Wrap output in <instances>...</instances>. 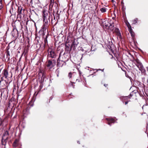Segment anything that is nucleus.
I'll list each match as a JSON object with an SVG mask.
<instances>
[{"label":"nucleus","instance_id":"1","mask_svg":"<svg viewBox=\"0 0 148 148\" xmlns=\"http://www.w3.org/2000/svg\"><path fill=\"white\" fill-rule=\"evenodd\" d=\"M134 63L142 73H145V70L144 69L142 64L140 62L138 59H137L135 60Z\"/></svg>","mask_w":148,"mask_h":148},{"label":"nucleus","instance_id":"2","mask_svg":"<svg viewBox=\"0 0 148 148\" xmlns=\"http://www.w3.org/2000/svg\"><path fill=\"white\" fill-rule=\"evenodd\" d=\"M47 51V56L48 57L52 58H56L57 55L53 49L51 48H49L48 49Z\"/></svg>","mask_w":148,"mask_h":148},{"label":"nucleus","instance_id":"3","mask_svg":"<svg viewBox=\"0 0 148 148\" xmlns=\"http://www.w3.org/2000/svg\"><path fill=\"white\" fill-rule=\"evenodd\" d=\"M9 133L8 131L7 130L5 131L3 134V136L2 140V145H5L6 143V140L8 138Z\"/></svg>","mask_w":148,"mask_h":148},{"label":"nucleus","instance_id":"4","mask_svg":"<svg viewBox=\"0 0 148 148\" xmlns=\"http://www.w3.org/2000/svg\"><path fill=\"white\" fill-rule=\"evenodd\" d=\"M56 64V61L54 62V63L52 62V61L50 60H49L48 61L47 63V66L48 67L51 69Z\"/></svg>","mask_w":148,"mask_h":148},{"label":"nucleus","instance_id":"5","mask_svg":"<svg viewBox=\"0 0 148 148\" xmlns=\"http://www.w3.org/2000/svg\"><path fill=\"white\" fill-rule=\"evenodd\" d=\"M11 34L12 36L14 37L18 36V31L16 28H14L13 30L11 32Z\"/></svg>","mask_w":148,"mask_h":148},{"label":"nucleus","instance_id":"6","mask_svg":"<svg viewBox=\"0 0 148 148\" xmlns=\"http://www.w3.org/2000/svg\"><path fill=\"white\" fill-rule=\"evenodd\" d=\"M2 74L3 77H4L6 79L7 78L8 75V71L5 69H4L2 72Z\"/></svg>","mask_w":148,"mask_h":148},{"label":"nucleus","instance_id":"7","mask_svg":"<svg viewBox=\"0 0 148 148\" xmlns=\"http://www.w3.org/2000/svg\"><path fill=\"white\" fill-rule=\"evenodd\" d=\"M48 27V25H43L42 26V29L40 30V32H42V34L44 35V33L45 31L47 29Z\"/></svg>","mask_w":148,"mask_h":148},{"label":"nucleus","instance_id":"8","mask_svg":"<svg viewBox=\"0 0 148 148\" xmlns=\"http://www.w3.org/2000/svg\"><path fill=\"white\" fill-rule=\"evenodd\" d=\"M106 119L108 121V124L110 126L111 123H114L115 122L113 118H106Z\"/></svg>","mask_w":148,"mask_h":148},{"label":"nucleus","instance_id":"9","mask_svg":"<svg viewBox=\"0 0 148 148\" xmlns=\"http://www.w3.org/2000/svg\"><path fill=\"white\" fill-rule=\"evenodd\" d=\"M43 25H48L49 22L50 21L49 18H43Z\"/></svg>","mask_w":148,"mask_h":148},{"label":"nucleus","instance_id":"10","mask_svg":"<svg viewBox=\"0 0 148 148\" xmlns=\"http://www.w3.org/2000/svg\"><path fill=\"white\" fill-rule=\"evenodd\" d=\"M56 6H57V5L56 3L54 4L53 3H51L50 4V7H51V8L53 11H54L55 8V9L57 8V7H56Z\"/></svg>","mask_w":148,"mask_h":148},{"label":"nucleus","instance_id":"11","mask_svg":"<svg viewBox=\"0 0 148 148\" xmlns=\"http://www.w3.org/2000/svg\"><path fill=\"white\" fill-rule=\"evenodd\" d=\"M48 14L47 11L45 10L43 11V18H48Z\"/></svg>","mask_w":148,"mask_h":148},{"label":"nucleus","instance_id":"12","mask_svg":"<svg viewBox=\"0 0 148 148\" xmlns=\"http://www.w3.org/2000/svg\"><path fill=\"white\" fill-rule=\"evenodd\" d=\"M130 33L131 34V36L132 37V38H134L135 36V34L134 32H133L132 30V29L131 28L129 30Z\"/></svg>","mask_w":148,"mask_h":148},{"label":"nucleus","instance_id":"13","mask_svg":"<svg viewBox=\"0 0 148 148\" xmlns=\"http://www.w3.org/2000/svg\"><path fill=\"white\" fill-rule=\"evenodd\" d=\"M109 23L110 24L109 25V28H112L114 27V23L113 22H109Z\"/></svg>","mask_w":148,"mask_h":148},{"label":"nucleus","instance_id":"14","mask_svg":"<svg viewBox=\"0 0 148 148\" xmlns=\"http://www.w3.org/2000/svg\"><path fill=\"white\" fill-rule=\"evenodd\" d=\"M22 8L21 6L18 7V13L21 14L22 13Z\"/></svg>","mask_w":148,"mask_h":148},{"label":"nucleus","instance_id":"15","mask_svg":"<svg viewBox=\"0 0 148 148\" xmlns=\"http://www.w3.org/2000/svg\"><path fill=\"white\" fill-rule=\"evenodd\" d=\"M128 97L126 96V97H124V96H122L121 97H120V98L122 100V101H123V102H124V101L125 100L127 99V98Z\"/></svg>","mask_w":148,"mask_h":148},{"label":"nucleus","instance_id":"16","mask_svg":"<svg viewBox=\"0 0 148 148\" xmlns=\"http://www.w3.org/2000/svg\"><path fill=\"white\" fill-rule=\"evenodd\" d=\"M102 13H104L106 12L107 8L105 7L101 8L100 9Z\"/></svg>","mask_w":148,"mask_h":148},{"label":"nucleus","instance_id":"17","mask_svg":"<svg viewBox=\"0 0 148 148\" xmlns=\"http://www.w3.org/2000/svg\"><path fill=\"white\" fill-rule=\"evenodd\" d=\"M17 140H16L13 143V146L14 147H16L17 146Z\"/></svg>","mask_w":148,"mask_h":148},{"label":"nucleus","instance_id":"18","mask_svg":"<svg viewBox=\"0 0 148 148\" xmlns=\"http://www.w3.org/2000/svg\"><path fill=\"white\" fill-rule=\"evenodd\" d=\"M109 22H108V21H106L104 23V25L105 26L108 27H109Z\"/></svg>","mask_w":148,"mask_h":148},{"label":"nucleus","instance_id":"19","mask_svg":"<svg viewBox=\"0 0 148 148\" xmlns=\"http://www.w3.org/2000/svg\"><path fill=\"white\" fill-rule=\"evenodd\" d=\"M61 53H62V52H60V54H59V57L58 58V60H57V65H60V63H59L60 62H59V58L60 57V56L61 55Z\"/></svg>","mask_w":148,"mask_h":148},{"label":"nucleus","instance_id":"20","mask_svg":"<svg viewBox=\"0 0 148 148\" xmlns=\"http://www.w3.org/2000/svg\"><path fill=\"white\" fill-rule=\"evenodd\" d=\"M54 18L53 19H52L51 21V23L53 24L54 22H55L56 21V18L55 17V16H54Z\"/></svg>","mask_w":148,"mask_h":148},{"label":"nucleus","instance_id":"21","mask_svg":"<svg viewBox=\"0 0 148 148\" xmlns=\"http://www.w3.org/2000/svg\"><path fill=\"white\" fill-rule=\"evenodd\" d=\"M17 18H19L20 19L21 18V14H18L17 15Z\"/></svg>","mask_w":148,"mask_h":148},{"label":"nucleus","instance_id":"22","mask_svg":"<svg viewBox=\"0 0 148 148\" xmlns=\"http://www.w3.org/2000/svg\"><path fill=\"white\" fill-rule=\"evenodd\" d=\"M137 18H136L133 21V24H135V23H137Z\"/></svg>","mask_w":148,"mask_h":148},{"label":"nucleus","instance_id":"23","mask_svg":"<svg viewBox=\"0 0 148 148\" xmlns=\"http://www.w3.org/2000/svg\"><path fill=\"white\" fill-rule=\"evenodd\" d=\"M69 78H71L72 77V73L71 72H70L69 74Z\"/></svg>","mask_w":148,"mask_h":148},{"label":"nucleus","instance_id":"24","mask_svg":"<svg viewBox=\"0 0 148 148\" xmlns=\"http://www.w3.org/2000/svg\"><path fill=\"white\" fill-rule=\"evenodd\" d=\"M44 42L45 44H46L47 43V38H45L44 40Z\"/></svg>","mask_w":148,"mask_h":148},{"label":"nucleus","instance_id":"25","mask_svg":"<svg viewBox=\"0 0 148 148\" xmlns=\"http://www.w3.org/2000/svg\"><path fill=\"white\" fill-rule=\"evenodd\" d=\"M3 8L2 2H0V9H1Z\"/></svg>","mask_w":148,"mask_h":148},{"label":"nucleus","instance_id":"26","mask_svg":"<svg viewBox=\"0 0 148 148\" xmlns=\"http://www.w3.org/2000/svg\"><path fill=\"white\" fill-rule=\"evenodd\" d=\"M2 68H3L2 66H0V73L1 72V70L2 69Z\"/></svg>","mask_w":148,"mask_h":148},{"label":"nucleus","instance_id":"27","mask_svg":"<svg viewBox=\"0 0 148 148\" xmlns=\"http://www.w3.org/2000/svg\"><path fill=\"white\" fill-rule=\"evenodd\" d=\"M65 46V47H66V48H68V49L69 48V47L66 44Z\"/></svg>","mask_w":148,"mask_h":148},{"label":"nucleus","instance_id":"28","mask_svg":"<svg viewBox=\"0 0 148 148\" xmlns=\"http://www.w3.org/2000/svg\"><path fill=\"white\" fill-rule=\"evenodd\" d=\"M8 56H9L10 55H9V53L8 52L7 54V57L8 58V59H9V58L8 57Z\"/></svg>","mask_w":148,"mask_h":148},{"label":"nucleus","instance_id":"29","mask_svg":"<svg viewBox=\"0 0 148 148\" xmlns=\"http://www.w3.org/2000/svg\"><path fill=\"white\" fill-rule=\"evenodd\" d=\"M49 36V35L48 34H47L45 38H47V39L48 37V36Z\"/></svg>","mask_w":148,"mask_h":148},{"label":"nucleus","instance_id":"30","mask_svg":"<svg viewBox=\"0 0 148 148\" xmlns=\"http://www.w3.org/2000/svg\"><path fill=\"white\" fill-rule=\"evenodd\" d=\"M128 101H127L125 102V105L127 104L128 103Z\"/></svg>","mask_w":148,"mask_h":148},{"label":"nucleus","instance_id":"31","mask_svg":"<svg viewBox=\"0 0 148 148\" xmlns=\"http://www.w3.org/2000/svg\"><path fill=\"white\" fill-rule=\"evenodd\" d=\"M104 86L105 87H106L108 86V85H107V84H104Z\"/></svg>","mask_w":148,"mask_h":148},{"label":"nucleus","instance_id":"32","mask_svg":"<svg viewBox=\"0 0 148 148\" xmlns=\"http://www.w3.org/2000/svg\"><path fill=\"white\" fill-rule=\"evenodd\" d=\"M72 86L73 87V88H74V86L73 85V84H72Z\"/></svg>","mask_w":148,"mask_h":148},{"label":"nucleus","instance_id":"33","mask_svg":"<svg viewBox=\"0 0 148 148\" xmlns=\"http://www.w3.org/2000/svg\"><path fill=\"white\" fill-rule=\"evenodd\" d=\"M147 71H148V66L147 67Z\"/></svg>","mask_w":148,"mask_h":148},{"label":"nucleus","instance_id":"34","mask_svg":"<svg viewBox=\"0 0 148 148\" xmlns=\"http://www.w3.org/2000/svg\"><path fill=\"white\" fill-rule=\"evenodd\" d=\"M76 81H78V82H79V80H78V79H76Z\"/></svg>","mask_w":148,"mask_h":148},{"label":"nucleus","instance_id":"35","mask_svg":"<svg viewBox=\"0 0 148 148\" xmlns=\"http://www.w3.org/2000/svg\"><path fill=\"white\" fill-rule=\"evenodd\" d=\"M0 2H2V0H0Z\"/></svg>","mask_w":148,"mask_h":148},{"label":"nucleus","instance_id":"36","mask_svg":"<svg viewBox=\"0 0 148 148\" xmlns=\"http://www.w3.org/2000/svg\"><path fill=\"white\" fill-rule=\"evenodd\" d=\"M112 2H114V0H111Z\"/></svg>","mask_w":148,"mask_h":148},{"label":"nucleus","instance_id":"37","mask_svg":"<svg viewBox=\"0 0 148 148\" xmlns=\"http://www.w3.org/2000/svg\"><path fill=\"white\" fill-rule=\"evenodd\" d=\"M1 124H2V123H1V124H0V126H1Z\"/></svg>","mask_w":148,"mask_h":148},{"label":"nucleus","instance_id":"38","mask_svg":"<svg viewBox=\"0 0 148 148\" xmlns=\"http://www.w3.org/2000/svg\"><path fill=\"white\" fill-rule=\"evenodd\" d=\"M77 143H79V144H80V143H79V142H77Z\"/></svg>","mask_w":148,"mask_h":148},{"label":"nucleus","instance_id":"39","mask_svg":"<svg viewBox=\"0 0 148 148\" xmlns=\"http://www.w3.org/2000/svg\"><path fill=\"white\" fill-rule=\"evenodd\" d=\"M117 30H119L118 29H117Z\"/></svg>","mask_w":148,"mask_h":148},{"label":"nucleus","instance_id":"40","mask_svg":"<svg viewBox=\"0 0 148 148\" xmlns=\"http://www.w3.org/2000/svg\"><path fill=\"white\" fill-rule=\"evenodd\" d=\"M61 61L62 62H63V61L62 60Z\"/></svg>","mask_w":148,"mask_h":148}]
</instances>
